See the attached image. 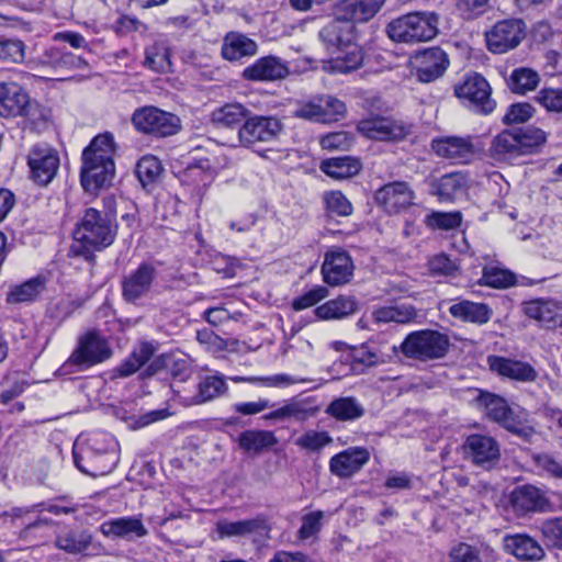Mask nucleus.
Here are the masks:
<instances>
[{"label":"nucleus","instance_id":"1","mask_svg":"<svg viewBox=\"0 0 562 562\" xmlns=\"http://www.w3.org/2000/svg\"><path fill=\"white\" fill-rule=\"evenodd\" d=\"M114 139L110 133L92 138L81 155L80 182L85 192L98 194L109 189L115 178Z\"/></svg>","mask_w":562,"mask_h":562},{"label":"nucleus","instance_id":"2","mask_svg":"<svg viewBox=\"0 0 562 562\" xmlns=\"http://www.w3.org/2000/svg\"><path fill=\"white\" fill-rule=\"evenodd\" d=\"M115 236L116 226L110 216L105 212L89 207L76 225L70 252L92 261L94 252L112 245Z\"/></svg>","mask_w":562,"mask_h":562},{"label":"nucleus","instance_id":"3","mask_svg":"<svg viewBox=\"0 0 562 562\" xmlns=\"http://www.w3.org/2000/svg\"><path fill=\"white\" fill-rule=\"evenodd\" d=\"M385 32L395 43L418 44L439 33V15L432 11H414L391 20Z\"/></svg>","mask_w":562,"mask_h":562},{"label":"nucleus","instance_id":"4","mask_svg":"<svg viewBox=\"0 0 562 562\" xmlns=\"http://www.w3.org/2000/svg\"><path fill=\"white\" fill-rule=\"evenodd\" d=\"M476 406L493 422L499 424L509 432L530 441L536 430L531 426L524 425L514 414L507 401L494 393L479 390L475 397Z\"/></svg>","mask_w":562,"mask_h":562},{"label":"nucleus","instance_id":"5","mask_svg":"<svg viewBox=\"0 0 562 562\" xmlns=\"http://www.w3.org/2000/svg\"><path fill=\"white\" fill-rule=\"evenodd\" d=\"M450 347L449 337L434 329L409 333L401 344L402 353L419 361L438 360L446 357Z\"/></svg>","mask_w":562,"mask_h":562},{"label":"nucleus","instance_id":"6","mask_svg":"<svg viewBox=\"0 0 562 562\" xmlns=\"http://www.w3.org/2000/svg\"><path fill=\"white\" fill-rule=\"evenodd\" d=\"M102 437L105 441L106 436L95 435L89 440V443L74 448V462L79 471L90 476H100L110 473L117 463V456L113 449L108 446L99 447Z\"/></svg>","mask_w":562,"mask_h":562},{"label":"nucleus","instance_id":"7","mask_svg":"<svg viewBox=\"0 0 562 562\" xmlns=\"http://www.w3.org/2000/svg\"><path fill=\"white\" fill-rule=\"evenodd\" d=\"M413 125L403 119L370 114L358 122L357 130L364 137L379 142H401L412 133Z\"/></svg>","mask_w":562,"mask_h":562},{"label":"nucleus","instance_id":"8","mask_svg":"<svg viewBox=\"0 0 562 562\" xmlns=\"http://www.w3.org/2000/svg\"><path fill=\"white\" fill-rule=\"evenodd\" d=\"M491 93L492 89L488 81L477 72L465 76L454 87L457 98L470 110L483 115L492 113L496 106Z\"/></svg>","mask_w":562,"mask_h":562},{"label":"nucleus","instance_id":"9","mask_svg":"<svg viewBox=\"0 0 562 562\" xmlns=\"http://www.w3.org/2000/svg\"><path fill=\"white\" fill-rule=\"evenodd\" d=\"M132 123L138 132L159 138L172 136L181 127L177 115L151 105L135 110Z\"/></svg>","mask_w":562,"mask_h":562},{"label":"nucleus","instance_id":"10","mask_svg":"<svg viewBox=\"0 0 562 562\" xmlns=\"http://www.w3.org/2000/svg\"><path fill=\"white\" fill-rule=\"evenodd\" d=\"M111 355L112 350L106 340L97 331H89L79 338L77 347L65 366L74 367L77 371H81L108 360Z\"/></svg>","mask_w":562,"mask_h":562},{"label":"nucleus","instance_id":"11","mask_svg":"<svg viewBox=\"0 0 562 562\" xmlns=\"http://www.w3.org/2000/svg\"><path fill=\"white\" fill-rule=\"evenodd\" d=\"M526 23L521 19H505L485 32L487 49L504 54L516 48L526 36Z\"/></svg>","mask_w":562,"mask_h":562},{"label":"nucleus","instance_id":"12","mask_svg":"<svg viewBox=\"0 0 562 562\" xmlns=\"http://www.w3.org/2000/svg\"><path fill=\"white\" fill-rule=\"evenodd\" d=\"M283 125L276 116L248 115L238 130V140L245 148H254L259 143L276 140Z\"/></svg>","mask_w":562,"mask_h":562},{"label":"nucleus","instance_id":"13","mask_svg":"<svg viewBox=\"0 0 562 562\" xmlns=\"http://www.w3.org/2000/svg\"><path fill=\"white\" fill-rule=\"evenodd\" d=\"M38 111V104L31 101L27 92L20 85L15 82L0 83V116H26L35 120Z\"/></svg>","mask_w":562,"mask_h":562},{"label":"nucleus","instance_id":"14","mask_svg":"<svg viewBox=\"0 0 562 562\" xmlns=\"http://www.w3.org/2000/svg\"><path fill=\"white\" fill-rule=\"evenodd\" d=\"M463 452L465 459L484 470L494 468L501 458L498 442L493 437L481 434L467 437Z\"/></svg>","mask_w":562,"mask_h":562},{"label":"nucleus","instance_id":"15","mask_svg":"<svg viewBox=\"0 0 562 562\" xmlns=\"http://www.w3.org/2000/svg\"><path fill=\"white\" fill-rule=\"evenodd\" d=\"M31 178L40 186H47L56 177L59 169L57 150L46 145L34 146L27 157Z\"/></svg>","mask_w":562,"mask_h":562},{"label":"nucleus","instance_id":"16","mask_svg":"<svg viewBox=\"0 0 562 562\" xmlns=\"http://www.w3.org/2000/svg\"><path fill=\"white\" fill-rule=\"evenodd\" d=\"M158 276L151 262H142L134 271L122 279V296L127 303H137L151 290Z\"/></svg>","mask_w":562,"mask_h":562},{"label":"nucleus","instance_id":"17","mask_svg":"<svg viewBox=\"0 0 562 562\" xmlns=\"http://www.w3.org/2000/svg\"><path fill=\"white\" fill-rule=\"evenodd\" d=\"M324 281L331 286L348 283L353 274V263L347 251L334 249L325 255L322 266Z\"/></svg>","mask_w":562,"mask_h":562},{"label":"nucleus","instance_id":"18","mask_svg":"<svg viewBox=\"0 0 562 562\" xmlns=\"http://www.w3.org/2000/svg\"><path fill=\"white\" fill-rule=\"evenodd\" d=\"M290 74L286 61L278 56L268 55L257 59L243 70V78L248 81H276Z\"/></svg>","mask_w":562,"mask_h":562},{"label":"nucleus","instance_id":"19","mask_svg":"<svg viewBox=\"0 0 562 562\" xmlns=\"http://www.w3.org/2000/svg\"><path fill=\"white\" fill-rule=\"evenodd\" d=\"M434 153L454 164H468L474 156L471 137L447 136L431 142Z\"/></svg>","mask_w":562,"mask_h":562},{"label":"nucleus","instance_id":"20","mask_svg":"<svg viewBox=\"0 0 562 562\" xmlns=\"http://www.w3.org/2000/svg\"><path fill=\"white\" fill-rule=\"evenodd\" d=\"M415 64L417 79L420 82H431L445 74L449 59L440 47H430L415 57Z\"/></svg>","mask_w":562,"mask_h":562},{"label":"nucleus","instance_id":"21","mask_svg":"<svg viewBox=\"0 0 562 562\" xmlns=\"http://www.w3.org/2000/svg\"><path fill=\"white\" fill-rule=\"evenodd\" d=\"M487 364L492 372L518 382H535L539 375L530 363L501 356H488Z\"/></svg>","mask_w":562,"mask_h":562},{"label":"nucleus","instance_id":"22","mask_svg":"<svg viewBox=\"0 0 562 562\" xmlns=\"http://www.w3.org/2000/svg\"><path fill=\"white\" fill-rule=\"evenodd\" d=\"M414 198V191L404 181L384 184L374 194L375 202L389 213H396L408 207Z\"/></svg>","mask_w":562,"mask_h":562},{"label":"nucleus","instance_id":"23","mask_svg":"<svg viewBox=\"0 0 562 562\" xmlns=\"http://www.w3.org/2000/svg\"><path fill=\"white\" fill-rule=\"evenodd\" d=\"M369 460L370 453L367 448L350 447L330 458L329 470L334 475L347 479L360 471Z\"/></svg>","mask_w":562,"mask_h":562},{"label":"nucleus","instance_id":"24","mask_svg":"<svg viewBox=\"0 0 562 562\" xmlns=\"http://www.w3.org/2000/svg\"><path fill=\"white\" fill-rule=\"evenodd\" d=\"M101 532L112 539L134 541L148 535V530L140 516L119 517L104 521L100 526Z\"/></svg>","mask_w":562,"mask_h":562},{"label":"nucleus","instance_id":"25","mask_svg":"<svg viewBox=\"0 0 562 562\" xmlns=\"http://www.w3.org/2000/svg\"><path fill=\"white\" fill-rule=\"evenodd\" d=\"M510 503L519 514L544 513L550 509L546 493L533 485H521L510 494Z\"/></svg>","mask_w":562,"mask_h":562},{"label":"nucleus","instance_id":"26","mask_svg":"<svg viewBox=\"0 0 562 562\" xmlns=\"http://www.w3.org/2000/svg\"><path fill=\"white\" fill-rule=\"evenodd\" d=\"M350 22L335 15V19L319 31V38L330 55L353 41V25Z\"/></svg>","mask_w":562,"mask_h":562},{"label":"nucleus","instance_id":"27","mask_svg":"<svg viewBox=\"0 0 562 562\" xmlns=\"http://www.w3.org/2000/svg\"><path fill=\"white\" fill-rule=\"evenodd\" d=\"M216 530L220 537H246L250 535H258L268 537L271 528L263 515H258L250 519L238 521L220 520L216 524Z\"/></svg>","mask_w":562,"mask_h":562},{"label":"nucleus","instance_id":"28","mask_svg":"<svg viewBox=\"0 0 562 562\" xmlns=\"http://www.w3.org/2000/svg\"><path fill=\"white\" fill-rule=\"evenodd\" d=\"M503 548L520 561H541L546 555L539 542L527 533L504 536Z\"/></svg>","mask_w":562,"mask_h":562},{"label":"nucleus","instance_id":"29","mask_svg":"<svg viewBox=\"0 0 562 562\" xmlns=\"http://www.w3.org/2000/svg\"><path fill=\"white\" fill-rule=\"evenodd\" d=\"M385 0H340L335 4L334 14L351 22H367L382 8Z\"/></svg>","mask_w":562,"mask_h":562},{"label":"nucleus","instance_id":"30","mask_svg":"<svg viewBox=\"0 0 562 562\" xmlns=\"http://www.w3.org/2000/svg\"><path fill=\"white\" fill-rule=\"evenodd\" d=\"M318 408L313 406L308 400L293 397L284 402V404L263 415L261 418L263 420H273V422H285V420H296L304 422L316 415Z\"/></svg>","mask_w":562,"mask_h":562},{"label":"nucleus","instance_id":"31","mask_svg":"<svg viewBox=\"0 0 562 562\" xmlns=\"http://www.w3.org/2000/svg\"><path fill=\"white\" fill-rule=\"evenodd\" d=\"M193 394L186 393L181 403L186 406L200 405L222 396L228 390L227 383L221 375H209L202 379Z\"/></svg>","mask_w":562,"mask_h":562},{"label":"nucleus","instance_id":"32","mask_svg":"<svg viewBox=\"0 0 562 562\" xmlns=\"http://www.w3.org/2000/svg\"><path fill=\"white\" fill-rule=\"evenodd\" d=\"M487 151L488 157L497 162H510L524 156L514 128L504 130L494 136Z\"/></svg>","mask_w":562,"mask_h":562},{"label":"nucleus","instance_id":"33","mask_svg":"<svg viewBox=\"0 0 562 562\" xmlns=\"http://www.w3.org/2000/svg\"><path fill=\"white\" fill-rule=\"evenodd\" d=\"M258 52V44L239 32H229L225 35L221 54L224 59L238 61L245 57H252Z\"/></svg>","mask_w":562,"mask_h":562},{"label":"nucleus","instance_id":"34","mask_svg":"<svg viewBox=\"0 0 562 562\" xmlns=\"http://www.w3.org/2000/svg\"><path fill=\"white\" fill-rule=\"evenodd\" d=\"M449 313L454 318L476 325H484L488 323L493 316V310L487 304L475 303L468 300L452 304L449 307Z\"/></svg>","mask_w":562,"mask_h":562},{"label":"nucleus","instance_id":"35","mask_svg":"<svg viewBox=\"0 0 562 562\" xmlns=\"http://www.w3.org/2000/svg\"><path fill=\"white\" fill-rule=\"evenodd\" d=\"M560 310L558 302L547 299H536L524 304L525 314L547 327L557 326Z\"/></svg>","mask_w":562,"mask_h":562},{"label":"nucleus","instance_id":"36","mask_svg":"<svg viewBox=\"0 0 562 562\" xmlns=\"http://www.w3.org/2000/svg\"><path fill=\"white\" fill-rule=\"evenodd\" d=\"M358 303L353 296L339 295L317 306L314 311L319 319H341L355 314Z\"/></svg>","mask_w":562,"mask_h":562},{"label":"nucleus","instance_id":"37","mask_svg":"<svg viewBox=\"0 0 562 562\" xmlns=\"http://www.w3.org/2000/svg\"><path fill=\"white\" fill-rule=\"evenodd\" d=\"M325 413L339 422H353L366 414L363 405L353 396H341L333 400Z\"/></svg>","mask_w":562,"mask_h":562},{"label":"nucleus","instance_id":"38","mask_svg":"<svg viewBox=\"0 0 562 562\" xmlns=\"http://www.w3.org/2000/svg\"><path fill=\"white\" fill-rule=\"evenodd\" d=\"M237 442L245 452L258 454L277 445L278 438L271 430L249 429L239 434Z\"/></svg>","mask_w":562,"mask_h":562},{"label":"nucleus","instance_id":"39","mask_svg":"<svg viewBox=\"0 0 562 562\" xmlns=\"http://www.w3.org/2000/svg\"><path fill=\"white\" fill-rule=\"evenodd\" d=\"M359 159L351 156L333 157L322 161L321 170L334 179H348L361 170Z\"/></svg>","mask_w":562,"mask_h":562},{"label":"nucleus","instance_id":"40","mask_svg":"<svg viewBox=\"0 0 562 562\" xmlns=\"http://www.w3.org/2000/svg\"><path fill=\"white\" fill-rule=\"evenodd\" d=\"M92 543V535L88 530L68 529L59 532L55 546L70 554L85 552Z\"/></svg>","mask_w":562,"mask_h":562},{"label":"nucleus","instance_id":"41","mask_svg":"<svg viewBox=\"0 0 562 562\" xmlns=\"http://www.w3.org/2000/svg\"><path fill=\"white\" fill-rule=\"evenodd\" d=\"M250 110L240 103H226L215 109L211 114V122L220 127H234L245 122Z\"/></svg>","mask_w":562,"mask_h":562},{"label":"nucleus","instance_id":"42","mask_svg":"<svg viewBox=\"0 0 562 562\" xmlns=\"http://www.w3.org/2000/svg\"><path fill=\"white\" fill-rule=\"evenodd\" d=\"M45 289V280L42 277L13 285L7 294L9 304H22L34 302Z\"/></svg>","mask_w":562,"mask_h":562},{"label":"nucleus","instance_id":"43","mask_svg":"<svg viewBox=\"0 0 562 562\" xmlns=\"http://www.w3.org/2000/svg\"><path fill=\"white\" fill-rule=\"evenodd\" d=\"M331 69L341 74L357 69L363 61L362 50L353 43L333 53Z\"/></svg>","mask_w":562,"mask_h":562},{"label":"nucleus","instance_id":"44","mask_svg":"<svg viewBox=\"0 0 562 562\" xmlns=\"http://www.w3.org/2000/svg\"><path fill=\"white\" fill-rule=\"evenodd\" d=\"M463 188L464 178L459 172L443 175L431 182V193L440 201H453Z\"/></svg>","mask_w":562,"mask_h":562},{"label":"nucleus","instance_id":"45","mask_svg":"<svg viewBox=\"0 0 562 562\" xmlns=\"http://www.w3.org/2000/svg\"><path fill=\"white\" fill-rule=\"evenodd\" d=\"M155 352V347L150 342H142L133 350L131 356L126 358L116 369L115 372L121 378H126L134 374L142 368Z\"/></svg>","mask_w":562,"mask_h":562},{"label":"nucleus","instance_id":"46","mask_svg":"<svg viewBox=\"0 0 562 562\" xmlns=\"http://www.w3.org/2000/svg\"><path fill=\"white\" fill-rule=\"evenodd\" d=\"M144 66L156 72H167L171 67L170 52L167 45L156 42L146 47Z\"/></svg>","mask_w":562,"mask_h":562},{"label":"nucleus","instance_id":"47","mask_svg":"<svg viewBox=\"0 0 562 562\" xmlns=\"http://www.w3.org/2000/svg\"><path fill=\"white\" fill-rule=\"evenodd\" d=\"M524 156L536 153L546 142L547 134L536 126L514 127Z\"/></svg>","mask_w":562,"mask_h":562},{"label":"nucleus","instance_id":"48","mask_svg":"<svg viewBox=\"0 0 562 562\" xmlns=\"http://www.w3.org/2000/svg\"><path fill=\"white\" fill-rule=\"evenodd\" d=\"M479 283L494 289H506L516 284V276L507 269L485 267Z\"/></svg>","mask_w":562,"mask_h":562},{"label":"nucleus","instance_id":"49","mask_svg":"<svg viewBox=\"0 0 562 562\" xmlns=\"http://www.w3.org/2000/svg\"><path fill=\"white\" fill-rule=\"evenodd\" d=\"M539 83V76L536 71L528 68L515 69L509 77L508 86L515 93L524 94L533 90Z\"/></svg>","mask_w":562,"mask_h":562},{"label":"nucleus","instance_id":"50","mask_svg":"<svg viewBox=\"0 0 562 562\" xmlns=\"http://www.w3.org/2000/svg\"><path fill=\"white\" fill-rule=\"evenodd\" d=\"M136 176L143 187L154 183L161 172V164L155 156L142 157L136 165Z\"/></svg>","mask_w":562,"mask_h":562},{"label":"nucleus","instance_id":"51","mask_svg":"<svg viewBox=\"0 0 562 562\" xmlns=\"http://www.w3.org/2000/svg\"><path fill=\"white\" fill-rule=\"evenodd\" d=\"M25 58V44L15 37L0 35V60L5 63H22Z\"/></svg>","mask_w":562,"mask_h":562},{"label":"nucleus","instance_id":"52","mask_svg":"<svg viewBox=\"0 0 562 562\" xmlns=\"http://www.w3.org/2000/svg\"><path fill=\"white\" fill-rule=\"evenodd\" d=\"M331 442L333 438L327 431L316 430H307L295 440L297 447L312 452H318Z\"/></svg>","mask_w":562,"mask_h":562},{"label":"nucleus","instance_id":"53","mask_svg":"<svg viewBox=\"0 0 562 562\" xmlns=\"http://www.w3.org/2000/svg\"><path fill=\"white\" fill-rule=\"evenodd\" d=\"M540 531L547 546L562 551V517L548 518L541 522Z\"/></svg>","mask_w":562,"mask_h":562},{"label":"nucleus","instance_id":"54","mask_svg":"<svg viewBox=\"0 0 562 562\" xmlns=\"http://www.w3.org/2000/svg\"><path fill=\"white\" fill-rule=\"evenodd\" d=\"M170 375L172 378L170 386L173 393L177 394L179 400L181 401V396L186 394V391L180 389L179 384L188 381L192 375V370L189 362L183 359L173 361L170 368Z\"/></svg>","mask_w":562,"mask_h":562},{"label":"nucleus","instance_id":"55","mask_svg":"<svg viewBox=\"0 0 562 562\" xmlns=\"http://www.w3.org/2000/svg\"><path fill=\"white\" fill-rule=\"evenodd\" d=\"M426 223L431 228L449 231L461 224V214L459 212H432L427 216Z\"/></svg>","mask_w":562,"mask_h":562},{"label":"nucleus","instance_id":"56","mask_svg":"<svg viewBox=\"0 0 562 562\" xmlns=\"http://www.w3.org/2000/svg\"><path fill=\"white\" fill-rule=\"evenodd\" d=\"M353 143V136L347 131L333 132L321 138V145L328 150H347Z\"/></svg>","mask_w":562,"mask_h":562},{"label":"nucleus","instance_id":"57","mask_svg":"<svg viewBox=\"0 0 562 562\" xmlns=\"http://www.w3.org/2000/svg\"><path fill=\"white\" fill-rule=\"evenodd\" d=\"M319 101L323 108V123L337 121L346 113V105L342 101L331 97L323 95L319 97Z\"/></svg>","mask_w":562,"mask_h":562},{"label":"nucleus","instance_id":"58","mask_svg":"<svg viewBox=\"0 0 562 562\" xmlns=\"http://www.w3.org/2000/svg\"><path fill=\"white\" fill-rule=\"evenodd\" d=\"M536 465L548 475L562 480V460L555 456L543 452L533 457Z\"/></svg>","mask_w":562,"mask_h":562},{"label":"nucleus","instance_id":"59","mask_svg":"<svg viewBox=\"0 0 562 562\" xmlns=\"http://www.w3.org/2000/svg\"><path fill=\"white\" fill-rule=\"evenodd\" d=\"M325 203L327 210L338 216H348L352 213L351 203L340 191L327 193Z\"/></svg>","mask_w":562,"mask_h":562},{"label":"nucleus","instance_id":"60","mask_svg":"<svg viewBox=\"0 0 562 562\" xmlns=\"http://www.w3.org/2000/svg\"><path fill=\"white\" fill-rule=\"evenodd\" d=\"M327 295L328 290L325 286H315L314 289L305 292L301 296L294 299L292 302V308L294 311H302L308 308L321 302Z\"/></svg>","mask_w":562,"mask_h":562},{"label":"nucleus","instance_id":"61","mask_svg":"<svg viewBox=\"0 0 562 562\" xmlns=\"http://www.w3.org/2000/svg\"><path fill=\"white\" fill-rule=\"evenodd\" d=\"M533 115V108L529 103H515L512 104L506 114L503 117V123L510 125V124H518V123H525L529 119H531Z\"/></svg>","mask_w":562,"mask_h":562},{"label":"nucleus","instance_id":"62","mask_svg":"<svg viewBox=\"0 0 562 562\" xmlns=\"http://www.w3.org/2000/svg\"><path fill=\"white\" fill-rule=\"evenodd\" d=\"M323 108L319 98L308 102L299 103L294 116L303 120L323 122Z\"/></svg>","mask_w":562,"mask_h":562},{"label":"nucleus","instance_id":"63","mask_svg":"<svg viewBox=\"0 0 562 562\" xmlns=\"http://www.w3.org/2000/svg\"><path fill=\"white\" fill-rule=\"evenodd\" d=\"M536 99L548 111L562 112V89H542Z\"/></svg>","mask_w":562,"mask_h":562},{"label":"nucleus","instance_id":"64","mask_svg":"<svg viewBox=\"0 0 562 562\" xmlns=\"http://www.w3.org/2000/svg\"><path fill=\"white\" fill-rule=\"evenodd\" d=\"M450 562H481V558L475 548L460 543L451 550Z\"/></svg>","mask_w":562,"mask_h":562}]
</instances>
